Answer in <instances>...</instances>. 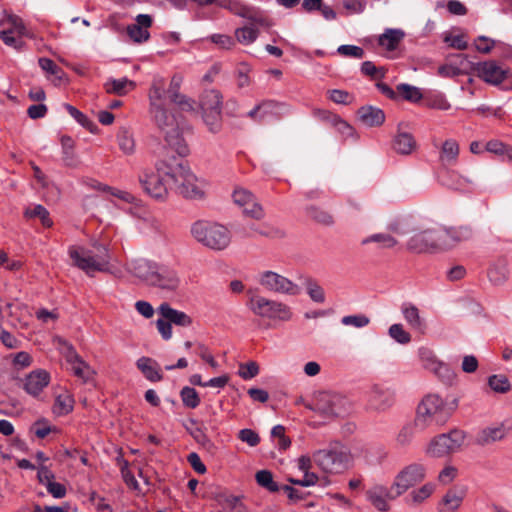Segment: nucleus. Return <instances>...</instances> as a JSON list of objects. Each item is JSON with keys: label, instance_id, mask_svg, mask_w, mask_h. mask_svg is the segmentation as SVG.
<instances>
[{"label": "nucleus", "instance_id": "nucleus-38", "mask_svg": "<svg viewBox=\"0 0 512 512\" xmlns=\"http://www.w3.org/2000/svg\"><path fill=\"white\" fill-rule=\"evenodd\" d=\"M306 215L313 221L317 222L320 225L324 226H332L334 224L333 216L325 209L310 205L305 209Z\"/></svg>", "mask_w": 512, "mask_h": 512}, {"label": "nucleus", "instance_id": "nucleus-36", "mask_svg": "<svg viewBox=\"0 0 512 512\" xmlns=\"http://www.w3.org/2000/svg\"><path fill=\"white\" fill-rule=\"evenodd\" d=\"M127 86L134 88L135 84L126 77L121 79L110 78L104 83V89L108 94H115L118 96H124L127 94Z\"/></svg>", "mask_w": 512, "mask_h": 512}, {"label": "nucleus", "instance_id": "nucleus-59", "mask_svg": "<svg viewBox=\"0 0 512 512\" xmlns=\"http://www.w3.org/2000/svg\"><path fill=\"white\" fill-rule=\"evenodd\" d=\"M342 6L348 14H361L367 6L366 0H343Z\"/></svg>", "mask_w": 512, "mask_h": 512}, {"label": "nucleus", "instance_id": "nucleus-15", "mask_svg": "<svg viewBox=\"0 0 512 512\" xmlns=\"http://www.w3.org/2000/svg\"><path fill=\"white\" fill-rule=\"evenodd\" d=\"M407 248L414 253L443 250L439 229L425 230L413 235L407 242Z\"/></svg>", "mask_w": 512, "mask_h": 512}, {"label": "nucleus", "instance_id": "nucleus-17", "mask_svg": "<svg viewBox=\"0 0 512 512\" xmlns=\"http://www.w3.org/2000/svg\"><path fill=\"white\" fill-rule=\"evenodd\" d=\"M232 198L235 204L243 208V213L253 219L260 220L264 217L262 206L255 201L253 194L243 188L233 191Z\"/></svg>", "mask_w": 512, "mask_h": 512}, {"label": "nucleus", "instance_id": "nucleus-24", "mask_svg": "<svg viewBox=\"0 0 512 512\" xmlns=\"http://www.w3.org/2000/svg\"><path fill=\"white\" fill-rule=\"evenodd\" d=\"M157 264L158 263L154 261L139 258L131 261L129 265V271L133 276L149 285L152 280L154 271L157 269Z\"/></svg>", "mask_w": 512, "mask_h": 512}, {"label": "nucleus", "instance_id": "nucleus-56", "mask_svg": "<svg viewBox=\"0 0 512 512\" xmlns=\"http://www.w3.org/2000/svg\"><path fill=\"white\" fill-rule=\"evenodd\" d=\"M337 53L344 57H351L355 59H362L365 51L362 47L356 45H340L337 48Z\"/></svg>", "mask_w": 512, "mask_h": 512}, {"label": "nucleus", "instance_id": "nucleus-31", "mask_svg": "<svg viewBox=\"0 0 512 512\" xmlns=\"http://www.w3.org/2000/svg\"><path fill=\"white\" fill-rule=\"evenodd\" d=\"M368 500L379 511L386 512L389 510L387 499H394L396 496L391 495L387 488L378 486L367 492Z\"/></svg>", "mask_w": 512, "mask_h": 512}, {"label": "nucleus", "instance_id": "nucleus-37", "mask_svg": "<svg viewBox=\"0 0 512 512\" xmlns=\"http://www.w3.org/2000/svg\"><path fill=\"white\" fill-rule=\"evenodd\" d=\"M466 495L464 488H452L443 496V504L451 512L456 511L462 504Z\"/></svg>", "mask_w": 512, "mask_h": 512}, {"label": "nucleus", "instance_id": "nucleus-9", "mask_svg": "<svg viewBox=\"0 0 512 512\" xmlns=\"http://www.w3.org/2000/svg\"><path fill=\"white\" fill-rule=\"evenodd\" d=\"M249 308L255 315L272 320L289 321L293 315L291 308L285 303L262 296L252 297Z\"/></svg>", "mask_w": 512, "mask_h": 512}, {"label": "nucleus", "instance_id": "nucleus-57", "mask_svg": "<svg viewBox=\"0 0 512 512\" xmlns=\"http://www.w3.org/2000/svg\"><path fill=\"white\" fill-rule=\"evenodd\" d=\"M370 319L362 314L359 315H347L341 319V323L346 326H354L356 328H362L369 324Z\"/></svg>", "mask_w": 512, "mask_h": 512}, {"label": "nucleus", "instance_id": "nucleus-23", "mask_svg": "<svg viewBox=\"0 0 512 512\" xmlns=\"http://www.w3.org/2000/svg\"><path fill=\"white\" fill-rule=\"evenodd\" d=\"M400 310L404 320L411 329L421 334L425 332L427 324L416 305L411 302H403Z\"/></svg>", "mask_w": 512, "mask_h": 512}, {"label": "nucleus", "instance_id": "nucleus-2", "mask_svg": "<svg viewBox=\"0 0 512 512\" xmlns=\"http://www.w3.org/2000/svg\"><path fill=\"white\" fill-rule=\"evenodd\" d=\"M170 150L173 151L167 144L163 146L155 163V171L145 169L138 175V181L143 191L159 202H165L168 199L169 190L172 189V182L169 175L166 174L168 167H173ZM174 152L176 153L175 150Z\"/></svg>", "mask_w": 512, "mask_h": 512}, {"label": "nucleus", "instance_id": "nucleus-28", "mask_svg": "<svg viewBox=\"0 0 512 512\" xmlns=\"http://www.w3.org/2000/svg\"><path fill=\"white\" fill-rule=\"evenodd\" d=\"M158 312L171 324L180 327H189L192 325V318L185 312L172 308L168 303L164 302L158 307Z\"/></svg>", "mask_w": 512, "mask_h": 512}, {"label": "nucleus", "instance_id": "nucleus-11", "mask_svg": "<svg viewBox=\"0 0 512 512\" xmlns=\"http://www.w3.org/2000/svg\"><path fill=\"white\" fill-rule=\"evenodd\" d=\"M68 254L72 263L78 269L84 271L88 276H93L95 272H106L109 268L104 267L94 255V251L83 246H70Z\"/></svg>", "mask_w": 512, "mask_h": 512}, {"label": "nucleus", "instance_id": "nucleus-49", "mask_svg": "<svg viewBox=\"0 0 512 512\" xmlns=\"http://www.w3.org/2000/svg\"><path fill=\"white\" fill-rule=\"evenodd\" d=\"M237 41L243 45H250L258 38V30L251 26H244L235 30Z\"/></svg>", "mask_w": 512, "mask_h": 512}, {"label": "nucleus", "instance_id": "nucleus-35", "mask_svg": "<svg viewBox=\"0 0 512 512\" xmlns=\"http://www.w3.org/2000/svg\"><path fill=\"white\" fill-rule=\"evenodd\" d=\"M404 37V32L400 29H387L378 40L380 46L389 51L397 48L398 44Z\"/></svg>", "mask_w": 512, "mask_h": 512}, {"label": "nucleus", "instance_id": "nucleus-4", "mask_svg": "<svg viewBox=\"0 0 512 512\" xmlns=\"http://www.w3.org/2000/svg\"><path fill=\"white\" fill-rule=\"evenodd\" d=\"M173 167H168L166 174L172 182L176 193L186 199H201L204 196L198 178L184 162L172 155Z\"/></svg>", "mask_w": 512, "mask_h": 512}, {"label": "nucleus", "instance_id": "nucleus-27", "mask_svg": "<svg viewBox=\"0 0 512 512\" xmlns=\"http://www.w3.org/2000/svg\"><path fill=\"white\" fill-rule=\"evenodd\" d=\"M12 23H13V26H14V28L17 31L19 36L15 37L13 35L14 31L12 29H8V30L0 31V39L7 46L13 47L16 50H21L23 48V46H24V42L21 39V36L25 35L26 28H25L22 20L20 18H18V17H13L12 18Z\"/></svg>", "mask_w": 512, "mask_h": 512}, {"label": "nucleus", "instance_id": "nucleus-5", "mask_svg": "<svg viewBox=\"0 0 512 512\" xmlns=\"http://www.w3.org/2000/svg\"><path fill=\"white\" fill-rule=\"evenodd\" d=\"M190 232L197 242L215 251L226 249L231 242L230 231L216 222L198 220L191 225Z\"/></svg>", "mask_w": 512, "mask_h": 512}, {"label": "nucleus", "instance_id": "nucleus-13", "mask_svg": "<svg viewBox=\"0 0 512 512\" xmlns=\"http://www.w3.org/2000/svg\"><path fill=\"white\" fill-rule=\"evenodd\" d=\"M473 70L482 81L492 86L501 85L510 73L508 68L499 65L495 60L475 63Z\"/></svg>", "mask_w": 512, "mask_h": 512}, {"label": "nucleus", "instance_id": "nucleus-3", "mask_svg": "<svg viewBox=\"0 0 512 512\" xmlns=\"http://www.w3.org/2000/svg\"><path fill=\"white\" fill-rule=\"evenodd\" d=\"M457 400L450 402L441 398L438 394H428L418 404L415 426L424 430L433 426L444 425L457 408Z\"/></svg>", "mask_w": 512, "mask_h": 512}, {"label": "nucleus", "instance_id": "nucleus-29", "mask_svg": "<svg viewBox=\"0 0 512 512\" xmlns=\"http://www.w3.org/2000/svg\"><path fill=\"white\" fill-rule=\"evenodd\" d=\"M136 367L150 382H159L163 379L161 369L156 360L142 356L136 361Z\"/></svg>", "mask_w": 512, "mask_h": 512}, {"label": "nucleus", "instance_id": "nucleus-1", "mask_svg": "<svg viewBox=\"0 0 512 512\" xmlns=\"http://www.w3.org/2000/svg\"><path fill=\"white\" fill-rule=\"evenodd\" d=\"M166 93L163 79L154 80L149 92L150 113L163 134L165 143L176 151L177 156L185 157L189 154V147L183 136L185 127L165 108L163 100Z\"/></svg>", "mask_w": 512, "mask_h": 512}, {"label": "nucleus", "instance_id": "nucleus-30", "mask_svg": "<svg viewBox=\"0 0 512 512\" xmlns=\"http://www.w3.org/2000/svg\"><path fill=\"white\" fill-rule=\"evenodd\" d=\"M259 105L261 109L259 120H263L267 116L280 118L290 112V107L288 104L272 99L263 100L259 103Z\"/></svg>", "mask_w": 512, "mask_h": 512}, {"label": "nucleus", "instance_id": "nucleus-16", "mask_svg": "<svg viewBox=\"0 0 512 512\" xmlns=\"http://www.w3.org/2000/svg\"><path fill=\"white\" fill-rule=\"evenodd\" d=\"M180 282V277L176 270L166 265L157 264V269L154 271L149 286L174 292L178 289Z\"/></svg>", "mask_w": 512, "mask_h": 512}, {"label": "nucleus", "instance_id": "nucleus-62", "mask_svg": "<svg viewBox=\"0 0 512 512\" xmlns=\"http://www.w3.org/2000/svg\"><path fill=\"white\" fill-rule=\"evenodd\" d=\"M102 190L108 192L112 196L117 197L128 204H132L136 201V197L128 191L116 189L108 185H104L102 187Z\"/></svg>", "mask_w": 512, "mask_h": 512}, {"label": "nucleus", "instance_id": "nucleus-41", "mask_svg": "<svg viewBox=\"0 0 512 512\" xmlns=\"http://www.w3.org/2000/svg\"><path fill=\"white\" fill-rule=\"evenodd\" d=\"M459 155V145L453 139L446 140L442 145L441 160L452 164L455 163Z\"/></svg>", "mask_w": 512, "mask_h": 512}, {"label": "nucleus", "instance_id": "nucleus-32", "mask_svg": "<svg viewBox=\"0 0 512 512\" xmlns=\"http://www.w3.org/2000/svg\"><path fill=\"white\" fill-rule=\"evenodd\" d=\"M61 148H62V161L67 167L75 168L79 165L80 161L74 151L75 142L68 136L63 135L61 137Z\"/></svg>", "mask_w": 512, "mask_h": 512}, {"label": "nucleus", "instance_id": "nucleus-46", "mask_svg": "<svg viewBox=\"0 0 512 512\" xmlns=\"http://www.w3.org/2000/svg\"><path fill=\"white\" fill-rule=\"evenodd\" d=\"M397 91L402 95L403 99L417 103L423 98L421 90L410 84L401 83L396 87Z\"/></svg>", "mask_w": 512, "mask_h": 512}, {"label": "nucleus", "instance_id": "nucleus-33", "mask_svg": "<svg viewBox=\"0 0 512 512\" xmlns=\"http://www.w3.org/2000/svg\"><path fill=\"white\" fill-rule=\"evenodd\" d=\"M505 428L501 424L496 427H487L481 430L476 436V443L481 446L488 445L505 437Z\"/></svg>", "mask_w": 512, "mask_h": 512}, {"label": "nucleus", "instance_id": "nucleus-40", "mask_svg": "<svg viewBox=\"0 0 512 512\" xmlns=\"http://www.w3.org/2000/svg\"><path fill=\"white\" fill-rule=\"evenodd\" d=\"M64 108L67 110L69 115L73 117L77 123H79L82 127L86 128L90 132L94 133L97 129L96 124L91 121L86 115H84L80 110H78L76 107L72 106L71 104H64Z\"/></svg>", "mask_w": 512, "mask_h": 512}, {"label": "nucleus", "instance_id": "nucleus-18", "mask_svg": "<svg viewBox=\"0 0 512 512\" xmlns=\"http://www.w3.org/2000/svg\"><path fill=\"white\" fill-rule=\"evenodd\" d=\"M37 479L41 485L45 486L52 497L61 499L66 496V486L55 481V473L48 465L39 464L37 466Z\"/></svg>", "mask_w": 512, "mask_h": 512}, {"label": "nucleus", "instance_id": "nucleus-26", "mask_svg": "<svg viewBox=\"0 0 512 512\" xmlns=\"http://www.w3.org/2000/svg\"><path fill=\"white\" fill-rule=\"evenodd\" d=\"M357 115L361 123L367 127H378L385 121L384 111L372 105L361 106L357 111Z\"/></svg>", "mask_w": 512, "mask_h": 512}, {"label": "nucleus", "instance_id": "nucleus-21", "mask_svg": "<svg viewBox=\"0 0 512 512\" xmlns=\"http://www.w3.org/2000/svg\"><path fill=\"white\" fill-rule=\"evenodd\" d=\"M50 383V374L43 369L30 372L24 382V390L27 394L37 397Z\"/></svg>", "mask_w": 512, "mask_h": 512}, {"label": "nucleus", "instance_id": "nucleus-10", "mask_svg": "<svg viewBox=\"0 0 512 512\" xmlns=\"http://www.w3.org/2000/svg\"><path fill=\"white\" fill-rule=\"evenodd\" d=\"M465 439L461 430H452L433 438L427 448V454L433 457H443L460 449Z\"/></svg>", "mask_w": 512, "mask_h": 512}, {"label": "nucleus", "instance_id": "nucleus-7", "mask_svg": "<svg viewBox=\"0 0 512 512\" xmlns=\"http://www.w3.org/2000/svg\"><path fill=\"white\" fill-rule=\"evenodd\" d=\"M204 123L212 133H218L222 127V95L218 90H205L199 98Z\"/></svg>", "mask_w": 512, "mask_h": 512}, {"label": "nucleus", "instance_id": "nucleus-63", "mask_svg": "<svg viewBox=\"0 0 512 512\" xmlns=\"http://www.w3.org/2000/svg\"><path fill=\"white\" fill-rule=\"evenodd\" d=\"M117 140L120 149L125 154H132L134 152L135 144L133 138L127 132H121L117 135Z\"/></svg>", "mask_w": 512, "mask_h": 512}, {"label": "nucleus", "instance_id": "nucleus-51", "mask_svg": "<svg viewBox=\"0 0 512 512\" xmlns=\"http://www.w3.org/2000/svg\"><path fill=\"white\" fill-rule=\"evenodd\" d=\"M389 336L401 345H406L411 341V335L400 323L392 324L388 329Z\"/></svg>", "mask_w": 512, "mask_h": 512}, {"label": "nucleus", "instance_id": "nucleus-14", "mask_svg": "<svg viewBox=\"0 0 512 512\" xmlns=\"http://www.w3.org/2000/svg\"><path fill=\"white\" fill-rule=\"evenodd\" d=\"M259 282L264 288L275 293L290 296H297L301 293V288L297 284L273 271L263 272Z\"/></svg>", "mask_w": 512, "mask_h": 512}, {"label": "nucleus", "instance_id": "nucleus-39", "mask_svg": "<svg viewBox=\"0 0 512 512\" xmlns=\"http://www.w3.org/2000/svg\"><path fill=\"white\" fill-rule=\"evenodd\" d=\"M488 386L495 393L505 394L511 390V383L506 375L493 374L488 377Z\"/></svg>", "mask_w": 512, "mask_h": 512}, {"label": "nucleus", "instance_id": "nucleus-53", "mask_svg": "<svg viewBox=\"0 0 512 512\" xmlns=\"http://www.w3.org/2000/svg\"><path fill=\"white\" fill-rule=\"evenodd\" d=\"M73 410V399L70 395H58L55 400L54 412L58 415H66Z\"/></svg>", "mask_w": 512, "mask_h": 512}, {"label": "nucleus", "instance_id": "nucleus-8", "mask_svg": "<svg viewBox=\"0 0 512 512\" xmlns=\"http://www.w3.org/2000/svg\"><path fill=\"white\" fill-rule=\"evenodd\" d=\"M306 407L319 413L325 418L344 416L350 408L348 399L337 393L320 392L313 404H306Z\"/></svg>", "mask_w": 512, "mask_h": 512}, {"label": "nucleus", "instance_id": "nucleus-6", "mask_svg": "<svg viewBox=\"0 0 512 512\" xmlns=\"http://www.w3.org/2000/svg\"><path fill=\"white\" fill-rule=\"evenodd\" d=\"M313 461L322 471L338 474L349 468L351 454L344 445L333 443L327 448L315 451Z\"/></svg>", "mask_w": 512, "mask_h": 512}, {"label": "nucleus", "instance_id": "nucleus-42", "mask_svg": "<svg viewBox=\"0 0 512 512\" xmlns=\"http://www.w3.org/2000/svg\"><path fill=\"white\" fill-rule=\"evenodd\" d=\"M303 284L312 301L316 303H323L325 301L324 290L315 279L307 277Z\"/></svg>", "mask_w": 512, "mask_h": 512}, {"label": "nucleus", "instance_id": "nucleus-47", "mask_svg": "<svg viewBox=\"0 0 512 512\" xmlns=\"http://www.w3.org/2000/svg\"><path fill=\"white\" fill-rule=\"evenodd\" d=\"M259 486L267 489L269 492H277L280 486L273 480V474L269 470H260L255 475Z\"/></svg>", "mask_w": 512, "mask_h": 512}, {"label": "nucleus", "instance_id": "nucleus-48", "mask_svg": "<svg viewBox=\"0 0 512 512\" xmlns=\"http://www.w3.org/2000/svg\"><path fill=\"white\" fill-rule=\"evenodd\" d=\"M25 216L28 218H39L44 227H51L53 221L50 218L48 210L43 205H36L33 208L26 209Z\"/></svg>", "mask_w": 512, "mask_h": 512}, {"label": "nucleus", "instance_id": "nucleus-34", "mask_svg": "<svg viewBox=\"0 0 512 512\" xmlns=\"http://www.w3.org/2000/svg\"><path fill=\"white\" fill-rule=\"evenodd\" d=\"M416 146L413 136L406 132L398 133L393 140V149L403 155L410 154Z\"/></svg>", "mask_w": 512, "mask_h": 512}, {"label": "nucleus", "instance_id": "nucleus-55", "mask_svg": "<svg viewBox=\"0 0 512 512\" xmlns=\"http://www.w3.org/2000/svg\"><path fill=\"white\" fill-rule=\"evenodd\" d=\"M419 357H420L422 366L429 371H432L441 362L436 358L433 351H431L428 348H424V347L419 349Z\"/></svg>", "mask_w": 512, "mask_h": 512}, {"label": "nucleus", "instance_id": "nucleus-60", "mask_svg": "<svg viewBox=\"0 0 512 512\" xmlns=\"http://www.w3.org/2000/svg\"><path fill=\"white\" fill-rule=\"evenodd\" d=\"M431 372L445 383H451L455 377L454 372L443 362H440Z\"/></svg>", "mask_w": 512, "mask_h": 512}, {"label": "nucleus", "instance_id": "nucleus-64", "mask_svg": "<svg viewBox=\"0 0 512 512\" xmlns=\"http://www.w3.org/2000/svg\"><path fill=\"white\" fill-rule=\"evenodd\" d=\"M226 7L233 14L245 19L250 15V10L252 8L236 0L229 1Z\"/></svg>", "mask_w": 512, "mask_h": 512}, {"label": "nucleus", "instance_id": "nucleus-19", "mask_svg": "<svg viewBox=\"0 0 512 512\" xmlns=\"http://www.w3.org/2000/svg\"><path fill=\"white\" fill-rule=\"evenodd\" d=\"M443 250L450 249L457 244L467 241L472 237V229L469 226H459L439 229Z\"/></svg>", "mask_w": 512, "mask_h": 512}, {"label": "nucleus", "instance_id": "nucleus-25", "mask_svg": "<svg viewBox=\"0 0 512 512\" xmlns=\"http://www.w3.org/2000/svg\"><path fill=\"white\" fill-rule=\"evenodd\" d=\"M509 262L506 258H498L488 268L487 276L494 286H502L509 279Z\"/></svg>", "mask_w": 512, "mask_h": 512}, {"label": "nucleus", "instance_id": "nucleus-54", "mask_svg": "<svg viewBox=\"0 0 512 512\" xmlns=\"http://www.w3.org/2000/svg\"><path fill=\"white\" fill-rule=\"evenodd\" d=\"M171 103L177 105L182 111H194V101L180 92H173L168 95Z\"/></svg>", "mask_w": 512, "mask_h": 512}, {"label": "nucleus", "instance_id": "nucleus-12", "mask_svg": "<svg viewBox=\"0 0 512 512\" xmlns=\"http://www.w3.org/2000/svg\"><path fill=\"white\" fill-rule=\"evenodd\" d=\"M426 468L420 463H413L403 468L395 477L392 489H395L396 496L405 493L409 488L424 480Z\"/></svg>", "mask_w": 512, "mask_h": 512}, {"label": "nucleus", "instance_id": "nucleus-61", "mask_svg": "<svg viewBox=\"0 0 512 512\" xmlns=\"http://www.w3.org/2000/svg\"><path fill=\"white\" fill-rule=\"evenodd\" d=\"M238 438L247 443L250 447H255L260 443V436L254 430L249 428L241 429L238 433Z\"/></svg>", "mask_w": 512, "mask_h": 512}, {"label": "nucleus", "instance_id": "nucleus-58", "mask_svg": "<svg viewBox=\"0 0 512 512\" xmlns=\"http://www.w3.org/2000/svg\"><path fill=\"white\" fill-rule=\"evenodd\" d=\"M259 373V366L256 362L250 361L245 364H241L239 367V376L244 380H249L257 376Z\"/></svg>", "mask_w": 512, "mask_h": 512}, {"label": "nucleus", "instance_id": "nucleus-22", "mask_svg": "<svg viewBox=\"0 0 512 512\" xmlns=\"http://www.w3.org/2000/svg\"><path fill=\"white\" fill-rule=\"evenodd\" d=\"M394 393L379 385H374L368 393V405L373 410L383 411L392 406Z\"/></svg>", "mask_w": 512, "mask_h": 512}, {"label": "nucleus", "instance_id": "nucleus-20", "mask_svg": "<svg viewBox=\"0 0 512 512\" xmlns=\"http://www.w3.org/2000/svg\"><path fill=\"white\" fill-rule=\"evenodd\" d=\"M135 20V23L127 26V35L135 43L146 42L150 38L148 28L152 26L153 19L148 14H139Z\"/></svg>", "mask_w": 512, "mask_h": 512}, {"label": "nucleus", "instance_id": "nucleus-44", "mask_svg": "<svg viewBox=\"0 0 512 512\" xmlns=\"http://www.w3.org/2000/svg\"><path fill=\"white\" fill-rule=\"evenodd\" d=\"M372 242L379 244L380 248H392L398 243L393 236L387 233L372 234L362 240L363 245Z\"/></svg>", "mask_w": 512, "mask_h": 512}, {"label": "nucleus", "instance_id": "nucleus-52", "mask_svg": "<svg viewBox=\"0 0 512 512\" xmlns=\"http://www.w3.org/2000/svg\"><path fill=\"white\" fill-rule=\"evenodd\" d=\"M247 19L251 21L252 24L265 28H269L274 25V22L270 17H268L260 9L254 7L251 8L250 15L247 17Z\"/></svg>", "mask_w": 512, "mask_h": 512}, {"label": "nucleus", "instance_id": "nucleus-50", "mask_svg": "<svg viewBox=\"0 0 512 512\" xmlns=\"http://www.w3.org/2000/svg\"><path fill=\"white\" fill-rule=\"evenodd\" d=\"M360 71L372 80H380L385 77L387 70L384 67H377L372 61H364L361 64Z\"/></svg>", "mask_w": 512, "mask_h": 512}, {"label": "nucleus", "instance_id": "nucleus-43", "mask_svg": "<svg viewBox=\"0 0 512 512\" xmlns=\"http://www.w3.org/2000/svg\"><path fill=\"white\" fill-rule=\"evenodd\" d=\"M434 489V484L426 483L419 489L413 490L406 498V501L407 503L420 504L432 495Z\"/></svg>", "mask_w": 512, "mask_h": 512}, {"label": "nucleus", "instance_id": "nucleus-45", "mask_svg": "<svg viewBox=\"0 0 512 512\" xmlns=\"http://www.w3.org/2000/svg\"><path fill=\"white\" fill-rule=\"evenodd\" d=\"M180 398L185 407L195 409L199 406L201 400L196 389L184 386L180 391Z\"/></svg>", "mask_w": 512, "mask_h": 512}]
</instances>
